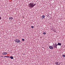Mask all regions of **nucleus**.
Here are the masks:
<instances>
[{
    "label": "nucleus",
    "instance_id": "nucleus-13",
    "mask_svg": "<svg viewBox=\"0 0 65 65\" xmlns=\"http://www.w3.org/2000/svg\"><path fill=\"white\" fill-rule=\"evenodd\" d=\"M22 41H25V39H22Z\"/></svg>",
    "mask_w": 65,
    "mask_h": 65
},
{
    "label": "nucleus",
    "instance_id": "nucleus-2",
    "mask_svg": "<svg viewBox=\"0 0 65 65\" xmlns=\"http://www.w3.org/2000/svg\"><path fill=\"white\" fill-rule=\"evenodd\" d=\"M15 41L16 42H17L18 43H20L21 42L20 40L17 39L15 40Z\"/></svg>",
    "mask_w": 65,
    "mask_h": 65
},
{
    "label": "nucleus",
    "instance_id": "nucleus-4",
    "mask_svg": "<svg viewBox=\"0 0 65 65\" xmlns=\"http://www.w3.org/2000/svg\"><path fill=\"white\" fill-rule=\"evenodd\" d=\"M53 46L54 48L55 47V48H57V47L56 45H55V44H53Z\"/></svg>",
    "mask_w": 65,
    "mask_h": 65
},
{
    "label": "nucleus",
    "instance_id": "nucleus-10",
    "mask_svg": "<svg viewBox=\"0 0 65 65\" xmlns=\"http://www.w3.org/2000/svg\"><path fill=\"white\" fill-rule=\"evenodd\" d=\"M10 58L11 59H13V56H10Z\"/></svg>",
    "mask_w": 65,
    "mask_h": 65
},
{
    "label": "nucleus",
    "instance_id": "nucleus-14",
    "mask_svg": "<svg viewBox=\"0 0 65 65\" xmlns=\"http://www.w3.org/2000/svg\"><path fill=\"white\" fill-rule=\"evenodd\" d=\"M46 34V33L45 32H44L43 33V34H44V35H45V34Z\"/></svg>",
    "mask_w": 65,
    "mask_h": 65
},
{
    "label": "nucleus",
    "instance_id": "nucleus-16",
    "mask_svg": "<svg viewBox=\"0 0 65 65\" xmlns=\"http://www.w3.org/2000/svg\"><path fill=\"white\" fill-rule=\"evenodd\" d=\"M58 45V44L56 45V47L57 46V45Z\"/></svg>",
    "mask_w": 65,
    "mask_h": 65
},
{
    "label": "nucleus",
    "instance_id": "nucleus-3",
    "mask_svg": "<svg viewBox=\"0 0 65 65\" xmlns=\"http://www.w3.org/2000/svg\"><path fill=\"white\" fill-rule=\"evenodd\" d=\"M55 64H56V65H60L61 64L59 62H56L55 63Z\"/></svg>",
    "mask_w": 65,
    "mask_h": 65
},
{
    "label": "nucleus",
    "instance_id": "nucleus-12",
    "mask_svg": "<svg viewBox=\"0 0 65 65\" xmlns=\"http://www.w3.org/2000/svg\"><path fill=\"white\" fill-rule=\"evenodd\" d=\"M62 57H63L64 58V57L65 58V55H62Z\"/></svg>",
    "mask_w": 65,
    "mask_h": 65
},
{
    "label": "nucleus",
    "instance_id": "nucleus-15",
    "mask_svg": "<svg viewBox=\"0 0 65 65\" xmlns=\"http://www.w3.org/2000/svg\"><path fill=\"white\" fill-rule=\"evenodd\" d=\"M31 28H34V26H31Z\"/></svg>",
    "mask_w": 65,
    "mask_h": 65
},
{
    "label": "nucleus",
    "instance_id": "nucleus-8",
    "mask_svg": "<svg viewBox=\"0 0 65 65\" xmlns=\"http://www.w3.org/2000/svg\"><path fill=\"white\" fill-rule=\"evenodd\" d=\"M9 20H13V18L12 17H9Z\"/></svg>",
    "mask_w": 65,
    "mask_h": 65
},
{
    "label": "nucleus",
    "instance_id": "nucleus-9",
    "mask_svg": "<svg viewBox=\"0 0 65 65\" xmlns=\"http://www.w3.org/2000/svg\"><path fill=\"white\" fill-rule=\"evenodd\" d=\"M58 45H60V46H61V43H58Z\"/></svg>",
    "mask_w": 65,
    "mask_h": 65
},
{
    "label": "nucleus",
    "instance_id": "nucleus-5",
    "mask_svg": "<svg viewBox=\"0 0 65 65\" xmlns=\"http://www.w3.org/2000/svg\"><path fill=\"white\" fill-rule=\"evenodd\" d=\"M49 47L50 49L53 50V47L52 46H49Z\"/></svg>",
    "mask_w": 65,
    "mask_h": 65
},
{
    "label": "nucleus",
    "instance_id": "nucleus-1",
    "mask_svg": "<svg viewBox=\"0 0 65 65\" xmlns=\"http://www.w3.org/2000/svg\"><path fill=\"white\" fill-rule=\"evenodd\" d=\"M36 5V4H34L33 5V2H31V3L29 4V7L30 8H32V7H33Z\"/></svg>",
    "mask_w": 65,
    "mask_h": 65
},
{
    "label": "nucleus",
    "instance_id": "nucleus-6",
    "mask_svg": "<svg viewBox=\"0 0 65 65\" xmlns=\"http://www.w3.org/2000/svg\"><path fill=\"white\" fill-rule=\"evenodd\" d=\"M2 54L3 55H5L7 54V53L6 52H3L2 53Z\"/></svg>",
    "mask_w": 65,
    "mask_h": 65
},
{
    "label": "nucleus",
    "instance_id": "nucleus-11",
    "mask_svg": "<svg viewBox=\"0 0 65 65\" xmlns=\"http://www.w3.org/2000/svg\"><path fill=\"white\" fill-rule=\"evenodd\" d=\"M4 57H6L7 58H10V57H9V56H5Z\"/></svg>",
    "mask_w": 65,
    "mask_h": 65
},
{
    "label": "nucleus",
    "instance_id": "nucleus-17",
    "mask_svg": "<svg viewBox=\"0 0 65 65\" xmlns=\"http://www.w3.org/2000/svg\"><path fill=\"white\" fill-rule=\"evenodd\" d=\"M55 45H57V43H56L55 44H54Z\"/></svg>",
    "mask_w": 65,
    "mask_h": 65
},
{
    "label": "nucleus",
    "instance_id": "nucleus-7",
    "mask_svg": "<svg viewBox=\"0 0 65 65\" xmlns=\"http://www.w3.org/2000/svg\"><path fill=\"white\" fill-rule=\"evenodd\" d=\"M45 17V15H43L41 17V18L42 19H44Z\"/></svg>",
    "mask_w": 65,
    "mask_h": 65
}]
</instances>
